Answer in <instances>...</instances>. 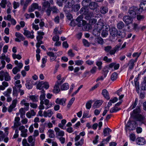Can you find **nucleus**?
Masks as SVG:
<instances>
[{
  "instance_id": "f257e3e1",
  "label": "nucleus",
  "mask_w": 146,
  "mask_h": 146,
  "mask_svg": "<svg viewBox=\"0 0 146 146\" xmlns=\"http://www.w3.org/2000/svg\"><path fill=\"white\" fill-rule=\"evenodd\" d=\"M39 108L40 110H43L44 108L47 110L53 106V104L50 101L47 99H46L44 101L42 104H40Z\"/></svg>"
},
{
  "instance_id": "f03ea898",
  "label": "nucleus",
  "mask_w": 146,
  "mask_h": 146,
  "mask_svg": "<svg viewBox=\"0 0 146 146\" xmlns=\"http://www.w3.org/2000/svg\"><path fill=\"white\" fill-rule=\"evenodd\" d=\"M80 13L82 15H86L85 18L87 20H89L92 17H96L94 16L92 13L89 12L88 10L85 7L82 8L80 10Z\"/></svg>"
},
{
  "instance_id": "7ed1b4c3",
  "label": "nucleus",
  "mask_w": 146,
  "mask_h": 146,
  "mask_svg": "<svg viewBox=\"0 0 146 146\" xmlns=\"http://www.w3.org/2000/svg\"><path fill=\"white\" fill-rule=\"evenodd\" d=\"M138 8L136 7L133 6L131 7L128 11L129 15L134 18H135L137 13H138Z\"/></svg>"
},
{
  "instance_id": "20e7f679",
  "label": "nucleus",
  "mask_w": 146,
  "mask_h": 146,
  "mask_svg": "<svg viewBox=\"0 0 146 146\" xmlns=\"http://www.w3.org/2000/svg\"><path fill=\"white\" fill-rule=\"evenodd\" d=\"M18 130L21 131L20 136L23 137H26L27 136L28 130L25 128L23 125L20 126L18 128Z\"/></svg>"
},
{
  "instance_id": "39448f33",
  "label": "nucleus",
  "mask_w": 146,
  "mask_h": 146,
  "mask_svg": "<svg viewBox=\"0 0 146 146\" xmlns=\"http://www.w3.org/2000/svg\"><path fill=\"white\" fill-rule=\"evenodd\" d=\"M104 27H106V26H105L104 23L102 22L99 21L97 24L95 25L94 28L95 29L94 30V31H100L102 29L104 28Z\"/></svg>"
},
{
  "instance_id": "423d86ee",
  "label": "nucleus",
  "mask_w": 146,
  "mask_h": 146,
  "mask_svg": "<svg viewBox=\"0 0 146 146\" xmlns=\"http://www.w3.org/2000/svg\"><path fill=\"white\" fill-rule=\"evenodd\" d=\"M63 10L64 11H67V9H69L72 7L74 5V2L73 0H66V1Z\"/></svg>"
},
{
  "instance_id": "0eeeda50",
  "label": "nucleus",
  "mask_w": 146,
  "mask_h": 146,
  "mask_svg": "<svg viewBox=\"0 0 146 146\" xmlns=\"http://www.w3.org/2000/svg\"><path fill=\"white\" fill-rule=\"evenodd\" d=\"M20 118L19 117H16L14 119V125L12 126V128L13 129H17L20 126H21V123L20 121Z\"/></svg>"
},
{
  "instance_id": "6e6552de",
  "label": "nucleus",
  "mask_w": 146,
  "mask_h": 146,
  "mask_svg": "<svg viewBox=\"0 0 146 146\" xmlns=\"http://www.w3.org/2000/svg\"><path fill=\"white\" fill-rule=\"evenodd\" d=\"M110 33L111 36L110 37V39L111 40H113L114 38V37L117 36V29L115 27L111 28L110 29Z\"/></svg>"
},
{
  "instance_id": "1a4fd4ad",
  "label": "nucleus",
  "mask_w": 146,
  "mask_h": 146,
  "mask_svg": "<svg viewBox=\"0 0 146 146\" xmlns=\"http://www.w3.org/2000/svg\"><path fill=\"white\" fill-rule=\"evenodd\" d=\"M133 18L130 17V16H125L123 18V20L125 23L127 25L132 23Z\"/></svg>"
},
{
  "instance_id": "9d476101",
  "label": "nucleus",
  "mask_w": 146,
  "mask_h": 146,
  "mask_svg": "<svg viewBox=\"0 0 146 146\" xmlns=\"http://www.w3.org/2000/svg\"><path fill=\"white\" fill-rule=\"evenodd\" d=\"M15 35L17 37L15 39V41L16 42H20L21 40L23 41L25 39L23 35L19 33H16Z\"/></svg>"
},
{
  "instance_id": "9b49d317",
  "label": "nucleus",
  "mask_w": 146,
  "mask_h": 146,
  "mask_svg": "<svg viewBox=\"0 0 146 146\" xmlns=\"http://www.w3.org/2000/svg\"><path fill=\"white\" fill-rule=\"evenodd\" d=\"M54 130L56 132V135L57 137L60 136L63 137L64 135V132L63 131L61 130L59 128L55 127Z\"/></svg>"
},
{
  "instance_id": "f8f14e48",
  "label": "nucleus",
  "mask_w": 146,
  "mask_h": 146,
  "mask_svg": "<svg viewBox=\"0 0 146 146\" xmlns=\"http://www.w3.org/2000/svg\"><path fill=\"white\" fill-rule=\"evenodd\" d=\"M54 113V111L53 109H49L47 111H44L43 112V116L45 117H50Z\"/></svg>"
},
{
  "instance_id": "ddd939ff",
  "label": "nucleus",
  "mask_w": 146,
  "mask_h": 146,
  "mask_svg": "<svg viewBox=\"0 0 146 146\" xmlns=\"http://www.w3.org/2000/svg\"><path fill=\"white\" fill-rule=\"evenodd\" d=\"M34 31H32L30 32L27 30H25L23 33L24 35L27 38L33 39L34 38V35H33Z\"/></svg>"
},
{
  "instance_id": "4468645a",
  "label": "nucleus",
  "mask_w": 146,
  "mask_h": 146,
  "mask_svg": "<svg viewBox=\"0 0 146 146\" xmlns=\"http://www.w3.org/2000/svg\"><path fill=\"white\" fill-rule=\"evenodd\" d=\"M20 104L22 106H24V108L26 111L29 110V108L30 104L27 102L25 99H24L22 100L20 102Z\"/></svg>"
},
{
  "instance_id": "2eb2a0df",
  "label": "nucleus",
  "mask_w": 146,
  "mask_h": 146,
  "mask_svg": "<svg viewBox=\"0 0 146 146\" xmlns=\"http://www.w3.org/2000/svg\"><path fill=\"white\" fill-rule=\"evenodd\" d=\"M141 112V109L139 106H137L136 108L134 110L133 112L131 113L132 116L135 117L137 115H139V113Z\"/></svg>"
},
{
  "instance_id": "dca6fc26",
  "label": "nucleus",
  "mask_w": 146,
  "mask_h": 146,
  "mask_svg": "<svg viewBox=\"0 0 146 146\" xmlns=\"http://www.w3.org/2000/svg\"><path fill=\"white\" fill-rule=\"evenodd\" d=\"M66 99V98H63L61 99H59L58 98H57L55 101V102L56 104L62 105L63 106L65 105V102Z\"/></svg>"
},
{
  "instance_id": "f3484780",
  "label": "nucleus",
  "mask_w": 146,
  "mask_h": 146,
  "mask_svg": "<svg viewBox=\"0 0 146 146\" xmlns=\"http://www.w3.org/2000/svg\"><path fill=\"white\" fill-rule=\"evenodd\" d=\"M137 144L139 145H143L146 143V141L143 137H139L136 139Z\"/></svg>"
},
{
  "instance_id": "a211bd4d",
  "label": "nucleus",
  "mask_w": 146,
  "mask_h": 146,
  "mask_svg": "<svg viewBox=\"0 0 146 146\" xmlns=\"http://www.w3.org/2000/svg\"><path fill=\"white\" fill-rule=\"evenodd\" d=\"M36 114V113L33 110H31L27 113L26 116L28 118H31L33 116H35Z\"/></svg>"
},
{
  "instance_id": "6ab92c4d",
  "label": "nucleus",
  "mask_w": 146,
  "mask_h": 146,
  "mask_svg": "<svg viewBox=\"0 0 146 146\" xmlns=\"http://www.w3.org/2000/svg\"><path fill=\"white\" fill-rule=\"evenodd\" d=\"M146 10V4L141 3L140 5V7L138 9V13H140L143 10Z\"/></svg>"
},
{
  "instance_id": "aec40b11",
  "label": "nucleus",
  "mask_w": 146,
  "mask_h": 146,
  "mask_svg": "<svg viewBox=\"0 0 146 146\" xmlns=\"http://www.w3.org/2000/svg\"><path fill=\"white\" fill-rule=\"evenodd\" d=\"M30 100L33 102H37L38 100V97L36 95H31L29 96Z\"/></svg>"
},
{
  "instance_id": "412c9836",
  "label": "nucleus",
  "mask_w": 146,
  "mask_h": 146,
  "mask_svg": "<svg viewBox=\"0 0 146 146\" xmlns=\"http://www.w3.org/2000/svg\"><path fill=\"white\" fill-rule=\"evenodd\" d=\"M102 94L104 97L107 100H108L110 99L109 94L106 89H104L102 90Z\"/></svg>"
},
{
  "instance_id": "4be33fe9",
  "label": "nucleus",
  "mask_w": 146,
  "mask_h": 146,
  "mask_svg": "<svg viewBox=\"0 0 146 146\" xmlns=\"http://www.w3.org/2000/svg\"><path fill=\"white\" fill-rule=\"evenodd\" d=\"M103 102V101L101 100L96 101L94 104L93 107L94 108H98L102 104Z\"/></svg>"
},
{
  "instance_id": "5701e85b",
  "label": "nucleus",
  "mask_w": 146,
  "mask_h": 146,
  "mask_svg": "<svg viewBox=\"0 0 146 146\" xmlns=\"http://www.w3.org/2000/svg\"><path fill=\"white\" fill-rule=\"evenodd\" d=\"M50 4L48 1H45L42 3V9L43 11L50 7Z\"/></svg>"
},
{
  "instance_id": "b1692460",
  "label": "nucleus",
  "mask_w": 146,
  "mask_h": 146,
  "mask_svg": "<svg viewBox=\"0 0 146 146\" xmlns=\"http://www.w3.org/2000/svg\"><path fill=\"white\" fill-rule=\"evenodd\" d=\"M138 101L137 98H136L134 102H133L131 106L127 109V111H129L135 108L137 104Z\"/></svg>"
},
{
  "instance_id": "393cba45",
  "label": "nucleus",
  "mask_w": 146,
  "mask_h": 146,
  "mask_svg": "<svg viewBox=\"0 0 146 146\" xmlns=\"http://www.w3.org/2000/svg\"><path fill=\"white\" fill-rule=\"evenodd\" d=\"M82 29L83 30H88L89 28V25L86 23V22L84 21H82Z\"/></svg>"
},
{
  "instance_id": "a878e982",
  "label": "nucleus",
  "mask_w": 146,
  "mask_h": 146,
  "mask_svg": "<svg viewBox=\"0 0 146 146\" xmlns=\"http://www.w3.org/2000/svg\"><path fill=\"white\" fill-rule=\"evenodd\" d=\"M3 75L4 77V80L5 81H8L11 80V77L9 76L8 72H4V71Z\"/></svg>"
},
{
  "instance_id": "bb28decb",
  "label": "nucleus",
  "mask_w": 146,
  "mask_h": 146,
  "mask_svg": "<svg viewBox=\"0 0 146 146\" xmlns=\"http://www.w3.org/2000/svg\"><path fill=\"white\" fill-rule=\"evenodd\" d=\"M111 132V130L108 127L105 128L103 130V133L104 136H106L109 135L110 133Z\"/></svg>"
},
{
  "instance_id": "cd10ccee",
  "label": "nucleus",
  "mask_w": 146,
  "mask_h": 146,
  "mask_svg": "<svg viewBox=\"0 0 146 146\" xmlns=\"http://www.w3.org/2000/svg\"><path fill=\"white\" fill-rule=\"evenodd\" d=\"M69 88V85L68 83H65L62 85L60 87V89L62 90H66Z\"/></svg>"
},
{
  "instance_id": "c85d7f7f",
  "label": "nucleus",
  "mask_w": 146,
  "mask_h": 146,
  "mask_svg": "<svg viewBox=\"0 0 146 146\" xmlns=\"http://www.w3.org/2000/svg\"><path fill=\"white\" fill-rule=\"evenodd\" d=\"M98 5L95 2H92L89 4V7L92 9H94L97 8Z\"/></svg>"
},
{
  "instance_id": "c756f323",
  "label": "nucleus",
  "mask_w": 146,
  "mask_h": 146,
  "mask_svg": "<svg viewBox=\"0 0 146 146\" xmlns=\"http://www.w3.org/2000/svg\"><path fill=\"white\" fill-rule=\"evenodd\" d=\"M100 11L102 14H104L108 12V9L107 7L102 6L100 8Z\"/></svg>"
},
{
  "instance_id": "7c9ffc66",
  "label": "nucleus",
  "mask_w": 146,
  "mask_h": 146,
  "mask_svg": "<svg viewBox=\"0 0 146 146\" xmlns=\"http://www.w3.org/2000/svg\"><path fill=\"white\" fill-rule=\"evenodd\" d=\"M83 18V16L82 15H80L76 19V21H77L78 23L77 24L78 26V27H82V24H79V23H81V21H83L82 19Z\"/></svg>"
},
{
  "instance_id": "2f4dec72",
  "label": "nucleus",
  "mask_w": 146,
  "mask_h": 146,
  "mask_svg": "<svg viewBox=\"0 0 146 146\" xmlns=\"http://www.w3.org/2000/svg\"><path fill=\"white\" fill-rule=\"evenodd\" d=\"M135 61L133 60L132 59L130 60L129 62L128 65L129 69H132L134 66Z\"/></svg>"
},
{
  "instance_id": "473e14b6",
  "label": "nucleus",
  "mask_w": 146,
  "mask_h": 146,
  "mask_svg": "<svg viewBox=\"0 0 146 146\" xmlns=\"http://www.w3.org/2000/svg\"><path fill=\"white\" fill-rule=\"evenodd\" d=\"M38 35L36 36V39H42L43 38V36L44 34V33L42 31H38L37 32Z\"/></svg>"
},
{
  "instance_id": "72a5a7b5",
  "label": "nucleus",
  "mask_w": 146,
  "mask_h": 146,
  "mask_svg": "<svg viewBox=\"0 0 146 146\" xmlns=\"http://www.w3.org/2000/svg\"><path fill=\"white\" fill-rule=\"evenodd\" d=\"M49 137L50 138H54L55 136L54 132L53 130L49 129L48 131Z\"/></svg>"
},
{
  "instance_id": "f704fd0d",
  "label": "nucleus",
  "mask_w": 146,
  "mask_h": 146,
  "mask_svg": "<svg viewBox=\"0 0 146 146\" xmlns=\"http://www.w3.org/2000/svg\"><path fill=\"white\" fill-rule=\"evenodd\" d=\"M56 84L54 86V89L53 90V92L55 93H58L60 91V89L59 88V85Z\"/></svg>"
},
{
  "instance_id": "c9c22d12",
  "label": "nucleus",
  "mask_w": 146,
  "mask_h": 146,
  "mask_svg": "<svg viewBox=\"0 0 146 146\" xmlns=\"http://www.w3.org/2000/svg\"><path fill=\"white\" fill-rule=\"evenodd\" d=\"M13 96L17 97L19 92V90H17V89L15 87H13Z\"/></svg>"
},
{
  "instance_id": "e433bc0d",
  "label": "nucleus",
  "mask_w": 146,
  "mask_h": 146,
  "mask_svg": "<svg viewBox=\"0 0 146 146\" xmlns=\"http://www.w3.org/2000/svg\"><path fill=\"white\" fill-rule=\"evenodd\" d=\"M120 110V108H119L116 106H115L111 108L110 110V112L112 113L114 112H116Z\"/></svg>"
},
{
  "instance_id": "4c0bfd02",
  "label": "nucleus",
  "mask_w": 146,
  "mask_h": 146,
  "mask_svg": "<svg viewBox=\"0 0 146 146\" xmlns=\"http://www.w3.org/2000/svg\"><path fill=\"white\" fill-rule=\"evenodd\" d=\"M105 30H103L102 33V36L103 37H106L108 35V28L106 27Z\"/></svg>"
},
{
  "instance_id": "58836bf2",
  "label": "nucleus",
  "mask_w": 146,
  "mask_h": 146,
  "mask_svg": "<svg viewBox=\"0 0 146 146\" xmlns=\"http://www.w3.org/2000/svg\"><path fill=\"white\" fill-rule=\"evenodd\" d=\"M11 91L12 90L11 88H8L6 91L3 93V94L6 97L10 96Z\"/></svg>"
},
{
  "instance_id": "ea45409f",
  "label": "nucleus",
  "mask_w": 146,
  "mask_h": 146,
  "mask_svg": "<svg viewBox=\"0 0 146 146\" xmlns=\"http://www.w3.org/2000/svg\"><path fill=\"white\" fill-rule=\"evenodd\" d=\"M124 26V24L122 21H120L117 25V28L119 29H122Z\"/></svg>"
},
{
  "instance_id": "a19ab883",
  "label": "nucleus",
  "mask_w": 146,
  "mask_h": 146,
  "mask_svg": "<svg viewBox=\"0 0 146 146\" xmlns=\"http://www.w3.org/2000/svg\"><path fill=\"white\" fill-rule=\"evenodd\" d=\"M46 94L44 93H43L41 94L40 97V104H42L44 101L45 100Z\"/></svg>"
},
{
  "instance_id": "79ce46f5",
  "label": "nucleus",
  "mask_w": 146,
  "mask_h": 146,
  "mask_svg": "<svg viewBox=\"0 0 146 146\" xmlns=\"http://www.w3.org/2000/svg\"><path fill=\"white\" fill-rule=\"evenodd\" d=\"M84 142V139L83 138H81L80 140L78 141H77L75 143V145L76 146H81L83 144Z\"/></svg>"
},
{
  "instance_id": "37998d69",
  "label": "nucleus",
  "mask_w": 146,
  "mask_h": 146,
  "mask_svg": "<svg viewBox=\"0 0 146 146\" xmlns=\"http://www.w3.org/2000/svg\"><path fill=\"white\" fill-rule=\"evenodd\" d=\"M135 84L137 89V92L139 93V83L137 81V79H135L134 80Z\"/></svg>"
},
{
  "instance_id": "c03bdc74",
  "label": "nucleus",
  "mask_w": 146,
  "mask_h": 146,
  "mask_svg": "<svg viewBox=\"0 0 146 146\" xmlns=\"http://www.w3.org/2000/svg\"><path fill=\"white\" fill-rule=\"evenodd\" d=\"M75 64L77 66L82 65L84 63V61L82 60H78L74 61Z\"/></svg>"
},
{
  "instance_id": "a18cd8bd",
  "label": "nucleus",
  "mask_w": 146,
  "mask_h": 146,
  "mask_svg": "<svg viewBox=\"0 0 146 146\" xmlns=\"http://www.w3.org/2000/svg\"><path fill=\"white\" fill-rule=\"evenodd\" d=\"M92 100H90L88 101L86 104V108L88 109H90L92 106Z\"/></svg>"
},
{
  "instance_id": "49530a36",
  "label": "nucleus",
  "mask_w": 146,
  "mask_h": 146,
  "mask_svg": "<svg viewBox=\"0 0 146 146\" xmlns=\"http://www.w3.org/2000/svg\"><path fill=\"white\" fill-rule=\"evenodd\" d=\"M25 86L26 88L29 89H31L33 87L32 85L29 81H27L26 83L25 84Z\"/></svg>"
},
{
  "instance_id": "de8ad7c7",
  "label": "nucleus",
  "mask_w": 146,
  "mask_h": 146,
  "mask_svg": "<svg viewBox=\"0 0 146 146\" xmlns=\"http://www.w3.org/2000/svg\"><path fill=\"white\" fill-rule=\"evenodd\" d=\"M19 69L17 68V67L16 66L13 68L12 69V71L13 73L14 74H16L18 72L20 71Z\"/></svg>"
},
{
  "instance_id": "09e8293b",
  "label": "nucleus",
  "mask_w": 146,
  "mask_h": 146,
  "mask_svg": "<svg viewBox=\"0 0 146 146\" xmlns=\"http://www.w3.org/2000/svg\"><path fill=\"white\" fill-rule=\"evenodd\" d=\"M117 74L116 72L113 73L111 75V80L114 81L117 79Z\"/></svg>"
},
{
  "instance_id": "8fccbe9b",
  "label": "nucleus",
  "mask_w": 146,
  "mask_h": 146,
  "mask_svg": "<svg viewBox=\"0 0 146 146\" xmlns=\"http://www.w3.org/2000/svg\"><path fill=\"white\" fill-rule=\"evenodd\" d=\"M44 82L41 81L39 82L37 85V88L39 90H41L42 88L43 87Z\"/></svg>"
},
{
  "instance_id": "3c124183",
  "label": "nucleus",
  "mask_w": 146,
  "mask_h": 146,
  "mask_svg": "<svg viewBox=\"0 0 146 146\" xmlns=\"http://www.w3.org/2000/svg\"><path fill=\"white\" fill-rule=\"evenodd\" d=\"M75 100V98L74 97L70 99L67 105V106L68 108H70L71 106Z\"/></svg>"
},
{
  "instance_id": "603ef678",
  "label": "nucleus",
  "mask_w": 146,
  "mask_h": 146,
  "mask_svg": "<svg viewBox=\"0 0 146 146\" xmlns=\"http://www.w3.org/2000/svg\"><path fill=\"white\" fill-rule=\"evenodd\" d=\"M103 60L105 61L106 62L109 63L112 61V59L111 58H108V57L106 56H105L103 59Z\"/></svg>"
},
{
  "instance_id": "864d4df0",
  "label": "nucleus",
  "mask_w": 146,
  "mask_h": 146,
  "mask_svg": "<svg viewBox=\"0 0 146 146\" xmlns=\"http://www.w3.org/2000/svg\"><path fill=\"white\" fill-rule=\"evenodd\" d=\"M13 6L14 9H16L19 6V2L14 1L13 3Z\"/></svg>"
},
{
  "instance_id": "5fc2aeb1",
  "label": "nucleus",
  "mask_w": 146,
  "mask_h": 146,
  "mask_svg": "<svg viewBox=\"0 0 146 146\" xmlns=\"http://www.w3.org/2000/svg\"><path fill=\"white\" fill-rule=\"evenodd\" d=\"M96 65L98 67V68L99 70H100L102 68V63L101 61H97L96 64Z\"/></svg>"
},
{
  "instance_id": "6e6d98bb",
  "label": "nucleus",
  "mask_w": 146,
  "mask_h": 146,
  "mask_svg": "<svg viewBox=\"0 0 146 146\" xmlns=\"http://www.w3.org/2000/svg\"><path fill=\"white\" fill-rule=\"evenodd\" d=\"M96 41L99 44H102L104 43L103 39L100 37H98L96 39Z\"/></svg>"
},
{
  "instance_id": "4d7b16f0",
  "label": "nucleus",
  "mask_w": 146,
  "mask_h": 146,
  "mask_svg": "<svg viewBox=\"0 0 146 146\" xmlns=\"http://www.w3.org/2000/svg\"><path fill=\"white\" fill-rule=\"evenodd\" d=\"M80 8V5L78 4H76L73 7V10L74 11H77Z\"/></svg>"
},
{
  "instance_id": "13d9d810",
  "label": "nucleus",
  "mask_w": 146,
  "mask_h": 146,
  "mask_svg": "<svg viewBox=\"0 0 146 146\" xmlns=\"http://www.w3.org/2000/svg\"><path fill=\"white\" fill-rule=\"evenodd\" d=\"M7 3V1L6 0H2L1 3H0V5L3 8H5L6 4Z\"/></svg>"
},
{
  "instance_id": "bf43d9fd",
  "label": "nucleus",
  "mask_w": 146,
  "mask_h": 146,
  "mask_svg": "<svg viewBox=\"0 0 146 146\" xmlns=\"http://www.w3.org/2000/svg\"><path fill=\"white\" fill-rule=\"evenodd\" d=\"M30 3L29 0H26L25 2L23 5V9L24 10H25L27 8L29 3Z\"/></svg>"
},
{
  "instance_id": "052dcab7",
  "label": "nucleus",
  "mask_w": 146,
  "mask_h": 146,
  "mask_svg": "<svg viewBox=\"0 0 146 146\" xmlns=\"http://www.w3.org/2000/svg\"><path fill=\"white\" fill-rule=\"evenodd\" d=\"M22 144L23 146H30L29 144L27 143V140L25 139H23Z\"/></svg>"
},
{
  "instance_id": "680f3d73",
  "label": "nucleus",
  "mask_w": 146,
  "mask_h": 146,
  "mask_svg": "<svg viewBox=\"0 0 146 146\" xmlns=\"http://www.w3.org/2000/svg\"><path fill=\"white\" fill-rule=\"evenodd\" d=\"M19 131L17 129L15 130V133L13 137L12 138L13 139L16 138L18 137Z\"/></svg>"
},
{
  "instance_id": "e2e57ef3",
  "label": "nucleus",
  "mask_w": 146,
  "mask_h": 146,
  "mask_svg": "<svg viewBox=\"0 0 146 146\" xmlns=\"http://www.w3.org/2000/svg\"><path fill=\"white\" fill-rule=\"evenodd\" d=\"M112 47L111 46H108L104 47V50L106 52H110V50L111 49Z\"/></svg>"
},
{
  "instance_id": "0e129e2a",
  "label": "nucleus",
  "mask_w": 146,
  "mask_h": 146,
  "mask_svg": "<svg viewBox=\"0 0 146 146\" xmlns=\"http://www.w3.org/2000/svg\"><path fill=\"white\" fill-rule=\"evenodd\" d=\"M68 54L69 56L72 57L74 56L75 54L72 52V49L69 50L68 52Z\"/></svg>"
},
{
  "instance_id": "69168bd1",
  "label": "nucleus",
  "mask_w": 146,
  "mask_h": 146,
  "mask_svg": "<svg viewBox=\"0 0 146 146\" xmlns=\"http://www.w3.org/2000/svg\"><path fill=\"white\" fill-rule=\"evenodd\" d=\"M144 119L145 117L141 115H138L137 119L138 121L143 122Z\"/></svg>"
},
{
  "instance_id": "338daca9",
  "label": "nucleus",
  "mask_w": 146,
  "mask_h": 146,
  "mask_svg": "<svg viewBox=\"0 0 146 146\" xmlns=\"http://www.w3.org/2000/svg\"><path fill=\"white\" fill-rule=\"evenodd\" d=\"M129 137L130 140L134 141L135 139V136L134 134L133 133L131 134L130 135Z\"/></svg>"
},
{
  "instance_id": "774afa93",
  "label": "nucleus",
  "mask_w": 146,
  "mask_h": 146,
  "mask_svg": "<svg viewBox=\"0 0 146 146\" xmlns=\"http://www.w3.org/2000/svg\"><path fill=\"white\" fill-rule=\"evenodd\" d=\"M51 8L53 13H57L58 11V10L55 6L51 7Z\"/></svg>"
}]
</instances>
